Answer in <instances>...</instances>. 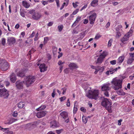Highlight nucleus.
I'll return each mask as SVG.
<instances>
[{
    "label": "nucleus",
    "instance_id": "nucleus-20",
    "mask_svg": "<svg viewBox=\"0 0 134 134\" xmlns=\"http://www.w3.org/2000/svg\"><path fill=\"white\" fill-rule=\"evenodd\" d=\"M125 57L124 55L119 57L117 59V63L120 64H121L123 61Z\"/></svg>",
    "mask_w": 134,
    "mask_h": 134
},
{
    "label": "nucleus",
    "instance_id": "nucleus-14",
    "mask_svg": "<svg viewBox=\"0 0 134 134\" xmlns=\"http://www.w3.org/2000/svg\"><path fill=\"white\" fill-rule=\"evenodd\" d=\"M35 126V124L28 123L25 125V129L30 130L34 129Z\"/></svg>",
    "mask_w": 134,
    "mask_h": 134
},
{
    "label": "nucleus",
    "instance_id": "nucleus-60",
    "mask_svg": "<svg viewBox=\"0 0 134 134\" xmlns=\"http://www.w3.org/2000/svg\"><path fill=\"white\" fill-rule=\"evenodd\" d=\"M42 4L44 5H45L47 4H48V2L45 1H42L41 2Z\"/></svg>",
    "mask_w": 134,
    "mask_h": 134
},
{
    "label": "nucleus",
    "instance_id": "nucleus-53",
    "mask_svg": "<svg viewBox=\"0 0 134 134\" xmlns=\"http://www.w3.org/2000/svg\"><path fill=\"white\" fill-rule=\"evenodd\" d=\"M66 105L68 107H69L70 106V103L69 99H68L67 100Z\"/></svg>",
    "mask_w": 134,
    "mask_h": 134
},
{
    "label": "nucleus",
    "instance_id": "nucleus-47",
    "mask_svg": "<svg viewBox=\"0 0 134 134\" xmlns=\"http://www.w3.org/2000/svg\"><path fill=\"white\" fill-rule=\"evenodd\" d=\"M18 113L16 111H14L13 113V116L14 117H16L18 115Z\"/></svg>",
    "mask_w": 134,
    "mask_h": 134
},
{
    "label": "nucleus",
    "instance_id": "nucleus-32",
    "mask_svg": "<svg viewBox=\"0 0 134 134\" xmlns=\"http://www.w3.org/2000/svg\"><path fill=\"white\" fill-rule=\"evenodd\" d=\"M46 106L45 105H42L40 107L37 108V111H39V110H44L46 108Z\"/></svg>",
    "mask_w": 134,
    "mask_h": 134
},
{
    "label": "nucleus",
    "instance_id": "nucleus-15",
    "mask_svg": "<svg viewBox=\"0 0 134 134\" xmlns=\"http://www.w3.org/2000/svg\"><path fill=\"white\" fill-rule=\"evenodd\" d=\"M50 127L52 128H55L59 126L58 123L55 120L52 121L50 123Z\"/></svg>",
    "mask_w": 134,
    "mask_h": 134
},
{
    "label": "nucleus",
    "instance_id": "nucleus-19",
    "mask_svg": "<svg viewBox=\"0 0 134 134\" xmlns=\"http://www.w3.org/2000/svg\"><path fill=\"white\" fill-rule=\"evenodd\" d=\"M60 115L64 119L68 118V113L66 111H63L60 114Z\"/></svg>",
    "mask_w": 134,
    "mask_h": 134
},
{
    "label": "nucleus",
    "instance_id": "nucleus-51",
    "mask_svg": "<svg viewBox=\"0 0 134 134\" xmlns=\"http://www.w3.org/2000/svg\"><path fill=\"white\" fill-rule=\"evenodd\" d=\"M62 90H63L62 94H64L65 92H66V88L65 87H64L62 88Z\"/></svg>",
    "mask_w": 134,
    "mask_h": 134
},
{
    "label": "nucleus",
    "instance_id": "nucleus-34",
    "mask_svg": "<svg viewBox=\"0 0 134 134\" xmlns=\"http://www.w3.org/2000/svg\"><path fill=\"white\" fill-rule=\"evenodd\" d=\"M63 28V26L62 25H59L58 26V29L59 32H61Z\"/></svg>",
    "mask_w": 134,
    "mask_h": 134
},
{
    "label": "nucleus",
    "instance_id": "nucleus-3",
    "mask_svg": "<svg viewBox=\"0 0 134 134\" xmlns=\"http://www.w3.org/2000/svg\"><path fill=\"white\" fill-rule=\"evenodd\" d=\"M99 91L98 90H90L87 93L86 96L88 98L96 100L98 98Z\"/></svg>",
    "mask_w": 134,
    "mask_h": 134
},
{
    "label": "nucleus",
    "instance_id": "nucleus-59",
    "mask_svg": "<svg viewBox=\"0 0 134 134\" xmlns=\"http://www.w3.org/2000/svg\"><path fill=\"white\" fill-rule=\"evenodd\" d=\"M80 109L81 111L83 112H85L86 111V109L83 107L81 108Z\"/></svg>",
    "mask_w": 134,
    "mask_h": 134
},
{
    "label": "nucleus",
    "instance_id": "nucleus-44",
    "mask_svg": "<svg viewBox=\"0 0 134 134\" xmlns=\"http://www.w3.org/2000/svg\"><path fill=\"white\" fill-rule=\"evenodd\" d=\"M78 33V31H77V30L74 29L72 31V34H77Z\"/></svg>",
    "mask_w": 134,
    "mask_h": 134
},
{
    "label": "nucleus",
    "instance_id": "nucleus-54",
    "mask_svg": "<svg viewBox=\"0 0 134 134\" xmlns=\"http://www.w3.org/2000/svg\"><path fill=\"white\" fill-rule=\"evenodd\" d=\"M35 50L33 48L29 51V54H30L31 53H34L35 52Z\"/></svg>",
    "mask_w": 134,
    "mask_h": 134
},
{
    "label": "nucleus",
    "instance_id": "nucleus-17",
    "mask_svg": "<svg viewBox=\"0 0 134 134\" xmlns=\"http://www.w3.org/2000/svg\"><path fill=\"white\" fill-rule=\"evenodd\" d=\"M10 79L11 81L13 83H14L16 80L15 75L14 73H13L10 76Z\"/></svg>",
    "mask_w": 134,
    "mask_h": 134
},
{
    "label": "nucleus",
    "instance_id": "nucleus-28",
    "mask_svg": "<svg viewBox=\"0 0 134 134\" xmlns=\"http://www.w3.org/2000/svg\"><path fill=\"white\" fill-rule=\"evenodd\" d=\"M23 6L26 8H28L30 6V4L26 1H23Z\"/></svg>",
    "mask_w": 134,
    "mask_h": 134
},
{
    "label": "nucleus",
    "instance_id": "nucleus-12",
    "mask_svg": "<svg viewBox=\"0 0 134 134\" xmlns=\"http://www.w3.org/2000/svg\"><path fill=\"white\" fill-rule=\"evenodd\" d=\"M47 113V112L46 111H41L37 113L36 115L38 118H41L45 116Z\"/></svg>",
    "mask_w": 134,
    "mask_h": 134
},
{
    "label": "nucleus",
    "instance_id": "nucleus-11",
    "mask_svg": "<svg viewBox=\"0 0 134 134\" xmlns=\"http://www.w3.org/2000/svg\"><path fill=\"white\" fill-rule=\"evenodd\" d=\"M96 16V14L95 13L89 16V19L90 21V23L91 24H94Z\"/></svg>",
    "mask_w": 134,
    "mask_h": 134
},
{
    "label": "nucleus",
    "instance_id": "nucleus-64",
    "mask_svg": "<svg viewBox=\"0 0 134 134\" xmlns=\"http://www.w3.org/2000/svg\"><path fill=\"white\" fill-rule=\"evenodd\" d=\"M87 6V4H85V5L83 6L81 9L80 10V11H81L82 10L86 8Z\"/></svg>",
    "mask_w": 134,
    "mask_h": 134
},
{
    "label": "nucleus",
    "instance_id": "nucleus-1",
    "mask_svg": "<svg viewBox=\"0 0 134 134\" xmlns=\"http://www.w3.org/2000/svg\"><path fill=\"white\" fill-rule=\"evenodd\" d=\"M122 83V80L116 78H114L111 82V83L113 86V88L115 90H118L121 88Z\"/></svg>",
    "mask_w": 134,
    "mask_h": 134
},
{
    "label": "nucleus",
    "instance_id": "nucleus-25",
    "mask_svg": "<svg viewBox=\"0 0 134 134\" xmlns=\"http://www.w3.org/2000/svg\"><path fill=\"white\" fill-rule=\"evenodd\" d=\"M81 17L80 16H78L76 20V21H75L74 23L72 25V27H74L76 25V23H77L78 22L80 21L81 20Z\"/></svg>",
    "mask_w": 134,
    "mask_h": 134
},
{
    "label": "nucleus",
    "instance_id": "nucleus-35",
    "mask_svg": "<svg viewBox=\"0 0 134 134\" xmlns=\"http://www.w3.org/2000/svg\"><path fill=\"white\" fill-rule=\"evenodd\" d=\"M116 37L117 38H119L121 36V33L120 31H116Z\"/></svg>",
    "mask_w": 134,
    "mask_h": 134
},
{
    "label": "nucleus",
    "instance_id": "nucleus-42",
    "mask_svg": "<svg viewBox=\"0 0 134 134\" xmlns=\"http://www.w3.org/2000/svg\"><path fill=\"white\" fill-rule=\"evenodd\" d=\"M79 3L77 2H76L75 3L73 2L72 3V4L73 5V7L74 8H76L78 6V5L77 4H79Z\"/></svg>",
    "mask_w": 134,
    "mask_h": 134
},
{
    "label": "nucleus",
    "instance_id": "nucleus-56",
    "mask_svg": "<svg viewBox=\"0 0 134 134\" xmlns=\"http://www.w3.org/2000/svg\"><path fill=\"white\" fill-rule=\"evenodd\" d=\"M9 129L8 128H1V130L2 131H3V132H4L6 130H8Z\"/></svg>",
    "mask_w": 134,
    "mask_h": 134
},
{
    "label": "nucleus",
    "instance_id": "nucleus-13",
    "mask_svg": "<svg viewBox=\"0 0 134 134\" xmlns=\"http://www.w3.org/2000/svg\"><path fill=\"white\" fill-rule=\"evenodd\" d=\"M23 83H24V81L23 82L20 81H17L15 83L17 88L19 90L22 89L23 88Z\"/></svg>",
    "mask_w": 134,
    "mask_h": 134
},
{
    "label": "nucleus",
    "instance_id": "nucleus-63",
    "mask_svg": "<svg viewBox=\"0 0 134 134\" xmlns=\"http://www.w3.org/2000/svg\"><path fill=\"white\" fill-rule=\"evenodd\" d=\"M20 15L23 17H24L25 16V14L23 12H20Z\"/></svg>",
    "mask_w": 134,
    "mask_h": 134
},
{
    "label": "nucleus",
    "instance_id": "nucleus-57",
    "mask_svg": "<svg viewBox=\"0 0 134 134\" xmlns=\"http://www.w3.org/2000/svg\"><path fill=\"white\" fill-rule=\"evenodd\" d=\"M58 53L59 54L58 56V58H60L62 56L63 53H60V52H59Z\"/></svg>",
    "mask_w": 134,
    "mask_h": 134
},
{
    "label": "nucleus",
    "instance_id": "nucleus-30",
    "mask_svg": "<svg viewBox=\"0 0 134 134\" xmlns=\"http://www.w3.org/2000/svg\"><path fill=\"white\" fill-rule=\"evenodd\" d=\"M122 26L121 25H119L116 27V31H122Z\"/></svg>",
    "mask_w": 134,
    "mask_h": 134
},
{
    "label": "nucleus",
    "instance_id": "nucleus-33",
    "mask_svg": "<svg viewBox=\"0 0 134 134\" xmlns=\"http://www.w3.org/2000/svg\"><path fill=\"white\" fill-rule=\"evenodd\" d=\"M78 109L77 108V105H74V109H73V113L74 114H76L77 110Z\"/></svg>",
    "mask_w": 134,
    "mask_h": 134
},
{
    "label": "nucleus",
    "instance_id": "nucleus-27",
    "mask_svg": "<svg viewBox=\"0 0 134 134\" xmlns=\"http://www.w3.org/2000/svg\"><path fill=\"white\" fill-rule=\"evenodd\" d=\"M110 74H112L117 71V68H110L109 69Z\"/></svg>",
    "mask_w": 134,
    "mask_h": 134
},
{
    "label": "nucleus",
    "instance_id": "nucleus-7",
    "mask_svg": "<svg viewBox=\"0 0 134 134\" xmlns=\"http://www.w3.org/2000/svg\"><path fill=\"white\" fill-rule=\"evenodd\" d=\"M9 67L8 63L5 60L0 59V68L4 71L7 70Z\"/></svg>",
    "mask_w": 134,
    "mask_h": 134
},
{
    "label": "nucleus",
    "instance_id": "nucleus-4",
    "mask_svg": "<svg viewBox=\"0 0 134 134\" xmlns=\"http://www.w3.org/2000/svg\"><path fill=\"white\" fill-rule=\"evenodd\" d=\"M29 13L32 15V19L35 20H38L42 17V15L40 13L36 11L34 9L30 10L29 12Z\"/></svg>",
    "mask_w": 134,
    "mask_h": 134
},
{
    "label": "nucleus",
    "instance_id": "nucleus-58",
    "mask_svg": "<svg viewBox=\"0 0 134 134\" xmlns=\"http://www.w3.org/2000/svg\"><path fill=\"white\" fill-rule=\"evenodd\" d=\"M53 22L51 21V22H49L48 23V24L47 25L48 26H52V25H53Z\"/></svg>",
    "mask_w": 134,
    "mask_h": 134
},
{
    "label": "nucleus",
    "instance_id": "nucleus-16",
    "mask_svg": "<svg viewBox=\"0 0 134 134\" xmlns=\"http://www.w3.org/2000/svg\"><path fill=\"white\" fill-rule=\"evenodd\" d=\"M39 69L41 72H44L47 70V67L44 64H41L39 66Z\"/></svg>",
    "mask_w": 134,
    "mask_h": 134
},
{
    "label": "nucleus",
    "instance_id": "nucleus-2",
    "mask_svg": "<svg viewBox=\"0 0 134 134\" xmlns=\"http://www.w3.org/2000/svg\"><path fill=\"white\" fill-rule=\"evenodd\" d=\"M111 100L107 98H104L101 103L102 106L105 107L106 109L110 113L112 112L111 109Z\"/></svg>",
    "mask_w": 134,
    "mask_h": 134
},
{
    "label": "nucleus",
    "instance_id": "nucleus-18",
    "mask_svg": "<svg viewBox=\"0 0 134 134\" xmlns=\"http://www.w3.org/2000/svg\"><path fill=\"white\" fill-rule=\"evenodd\" d=\"M69 66L71 70L75 69L78 68L77 65L74 63H70L69 64Z\"/></svg>",
    "mask_w": 134,
    "mask_h": 134
},
{
    "label": "nucleus",
    "instance_id": "nucleus-38",
    "mask_svg": "<svg viewBox=\"0 0 134 134\" xmlns=\"http://www.w3.org/2000/svg\"><path fill=\"white\" fill-rule=\"evenodd\" d=\"M12 123V122L11 121L10 119L8 121H5L4 122V124H10Z\"/></svg>",
    "mask_w": 134,
    "mask_h": 134
},
{
    "label": "nucleus",
    "instance_id": "nucleus-55",
    "mask_svg": "<svg viewBox=\"0 0 134 134\" xmlns=\"http://www.w3.org/2000/svg\"><path fill=\"white\" fill-rule=\"evenodd\" d=\"M10 119L11 120V121L12 122V123L13 122L16 121L17 120V119H15L13 118H11Z\"/></svg>",
    "mask_w": 134,
    "mask_h": 134
},
{
    "label": "nucleus",
    "instance_id": "nucleus-48",
    "mask_svg": "<svg viewBox=\"0 0 134 134\" xmlns=\"http://www.w3.org/2000/svg\"><path fill=\"white\" fill-rule=\"evenodd\" d=\"M66 97L65 96H64L60 98L59 99L61 102H62L63 100H64L66 99Z\"/></svg>",
    "mask_w": 134,
    "mask_h": 134
},
{
    "label": "nucleus",
    "instance_id": "nucleus-5",
    "mask_svg": "<svg viewBox=\"0 0 134 134\" xmlns=\"http://www.w3.org/2000/svg\"><path fill=\"white\" fill-rule=\"evenodd\" d=\"M107 52L105 51H104L102 53H100L99 55V56H97L96 57H98L97 59L96 60L95 62L96 64H98L99 65L100 64L102 63L105 57L107 55Z\"/></svg>",
    "mask_w": 134,
    "mask_h": 134
},
{
    "label": "nucleus",
    "instance_id": "nucleus-52",
    "mask_svg": "<svg viewBox=\"0 0 134 134\" xmlns=\"http://www.w3.org/2000/svg\"><path fill=\"white\" fill-rule=\"evenodd\" d=\"M101 37V36L98 35H97L95 37V39H98L99 38Z\"/></svg>",
    "mask_w": 134,
    "mask_h": 134
},
{
    "label": "nucleus",
    "instance_id": "nucleus-43",
    "mask_svg": "<svg viewBox=\"0 0 134 134\" xmlns=\"http://www.w3.org/2000/svg\"><path fill=\"white\" fill-rule=\"evenodd\" d=\"M108 91H104V94L107 97H108L109 96V94L108 92Z\"/></svg>",
    "mask_w": 134,
    "mask_h": 134
},
{
    "label": "nucleus",
    "instance_id": "nucleus-23",
    "mask_svg": "<svg viewBox=\"0 0 134 134\" xmlns=\"http://www.w3.org/2000/svg\"><path fill=\"white\" fill-rule=\"evenodd\" d=\"M17 75L18 76L22 77L24 76V71L23 70H22L17 73Z\"/></svg>",
    "mask_w": 134,
    "mask_h": 134
},
{
    "label": "nucleus",
    "instance_id": "nucleus-62",
    "mask_svg": "<svg viewBox=\"0 0 134 134\" xmlns=\"http://www.w3.org/2000/svg\"><path fill=\"white\" fill-rule=\"evenodd\" d=\"M38 33H37L36 34L35 36V38H34L35 41H36L38 40L37 37H38Z\"/></svg>",
    "mask_w": 134,
    "mask_h": 134
},
{
    "label": "nucleus",
    "instance_id": "nucleus-61",
    "mask_svg": "<svg viewBox=\"0 0 134 134\" xmlns=\"http://www.w3.org/2000/svg\"><path fill=\"white\" fill-rule=\"evenodd\" d=\"M4 83L5 84L6 86L7 87L10 84L9 82L7 81H5Z\"/></svg>",
    "mask_w": 134,
    "mask_h": 134
},
{
    "label": "nucleus",
    "instance_id": "nucleus-45",
    "mask_svg": "<svg viewBox=\"0 0 134 134\" xmlns=\"http://www.w3.org/2000/svg\"><path fill=\"white\" fill-rule=\"evenodd\" d=\"M110 63L112 65H115L116 63V61L115 60H114L110 61Z\"/></svg>",
    "mask_w": 134,
    "mask_h": 134
},
{
    "label": "nucleus",
    "instance_id": "nucleus-36",
    "mask_svg": "<svg viewBox=\"0 0 134 134\" xmlns=\"http://www.w3.org/2000/svg\"><path fill=\"white\" fill-rule=\"evenodd\" d=\"M97 68H98L99 71L101 72H102L103 71L104 69V68L103 66L102 67L98 66L97 67Z\"/></svg>",
    "mask_w": 134,
    "mask_h": 134
},
{
    "label": "nucleus",
    "instance_id": "nucleus-31",
    "mask_svg": "<svg viewBox=\"0 0 134 134\" xmlns=\"http://www.w3.org/2000/svg\"><path fill=\"white\" fill-rule=\"evenodd\" d=\"M25 105V104L24 103L21 102L19 103L18 104V107L19 108H23Z\"/></svg>",
    "mask_w": 134,
    "mask_h": 134
},
{
    "label": "nucleus",
    "instance_id": "nucleus-41",
    "mask_svg": "<svg viewBox=\"0 0 134 134\" xmlns=\"http://www.w3.org/2000/svg\"><path fill=\"white\" fill-rule=\"evenodd\" d=\"M63 129H61L60 130H56V132L58 134H59L60 133L62 132H63Z\"/></svg>",
    "mask_w": 134,
    "mask_h": 134
},
{
    "label": "nucleus",
    "instance_id": "nucleus-6",
    "mask_svg": "<svg viewBox=\"0 0 134 134\" xmlns=\"http://www.w3.org/2000/svg\"><path fill=\"white\" fill-rule=\"evenodd\" d=\"M35 80L34 76H28L26 77V79L24 81V83L26 84L27 86H29L30 85L33 83Z\"/></svg>",
    "mask_w": 134,
    "mask_h": 134
},
{
    "label": "nucleus",
    "instance_id": "nucleus-9",
    "mask_svg": "<svg viewBox=\"0 0 134 134\" xmlns=\"http://www.w3.org/2000/svg\"><path fill=\"white\" fill-rule=\"evenodd\" d=\"M111 88V84L109 83H106L102 85L101 87V90L102 91H107L110 90Z\"/></svg>",
    "mask_w": 134,
    "mask_h": 134
},
{
    "label": "nucleus",
    "instance_id": "nucleus-24",
    "mask_svg": "<svg viewBox=\"0 0 134 134\" xmlns=\"http://www.w3.org/2000/svg\"><path fill=\"white\" fill-rule=\"evenodd\" d=\"M133 30H134V27H131L129 31L126 34L127 35L129 36V37L131 36L133 32Z\"/></svg>",
    "mask_w": 134,
    "mask_h": 134
},
{
    "label": "nucleus",
    "instance_id": "nucleus-22",
    "mask_svg": "<svg viewBox=\"0 0 134 134\" xmlns=\"http://www.w3.org/2000/svg\"><path fill=\"white\" fill-rule=\"evenodd\" d=\"M129 38V37L126 34L121 39V41L122 42L124 43L125 41L128 40Z\"/></svg>",
    "mask_w": 134,
    "mask_h": 134
},
{
    "label": "nucleus",
    "instance_id": "nucleus-37",
    "mask_svg": "<svg viewBox=\"0 0 134 134\" xmlns=\"http://www.w3.org/2000/svg\"><path fill=\"white\" fill-rule=\"evenodd\" d=\"M82 120L83 122L86 124L87 121V120L85 116H83L82 117Z\"/></svg>",
    "mask_w": 134,
    "mask_h": 134
},
{
    "label": "nucleus",
    "instance_id": "nucleus-46",
    "mask_svg": "<svg viewBox=\"0 0 134 134\" xmlns=\"http://www.w3.org/2000/svg\"><path fill=\"white\" fill-rule=\"evenodd\" d=\"M5 39L4 38H2V43L3 45L5 44Z\"/></svg>",
    "mask_w": 134,
    "mask_h": 134
},
{
    "label": "nucleus",
    "instance_id": "nucleus-40",
    "mask_svg": "<svg viewBox=\"0 0 134 134\" xmlns=\"http://www.w3.org/2000/svg\"><path fill=\"white\" fill-rule=\"evenodd\" d=\"M113 41L112 39H110L108 43V47H110L111 45V43Z\"/></svg>",
    "mask_w": 134,
    "mask_h": 134
},
{
    "label": "nucleus",
    "instance_id": "nucleus-29",
    "mask_svg": "<svg viewBox=\"0 0 134 134\" xmlns=\"http://www.w3.org/2000/svg\"><path fill=\"white\" fill-rule=\"evenodd\" d=\"M134 60V59H133L129 57L127 61V64L129 65H131Z\"/></svg>",
    "mask_w": 134,
    "mask_h": 134
},
{
    "label": "nucleus",
    "instance_id": "nucleus-39",
    "mask_svg": "<svg viewBox=\"0 0 134 134\" xmlns=\"http://www.w3.org/2000/svg\"><path fill=\"white\" fill-rule=\"evenodd\" d=\"M48 40L49 39L48 37H44V43L45 44L47 43Z\"/></svg>",
    "mask_w": 134,
    "mask_h": 134
},
{
    "label": "nucleus",
    "instance_id": "nucleus-10",
    "mask_svg": "<svg viewBox=\"0 0 134 134\" xmlns=\"http://www.w3.org/2000/svg\"><path fill=\"white\" fill-rule=\"evenodd\" d=\"M16 42L15 38L13 37H8L7 38V43L10 46H12Z\"/></svg>",
    "mask_w": 134,
    "mask_h": 134
},
{
    "label": "nucleus",
    "instance_id": "nucleus-26",
    "mask_svg": "<svg viewBox=\"0 0 134 134\" xmlns=\"http://www.w3.org/2000/svg\"><path fill=\"white\" fill-rule=\"evenodd\" d=\"M116 93L118 94L120 96L124 95L125 94V93L122 90H117Z\"/></svg>",
    "mask_w": 134,
    "mask_h": 134
},
{
    "label": "nucleus",
    "instance_id": "nucleus-21",
    "mask_svg": "<svg viewBox=\"0 0 134 134\" xmlns=\"http://www.w3.org/2000/svg\"><path fill=\"white\" fill-rule=\"evenodd\" d=\"M98 0H93L91 2L90 4L91 6L95 7L98 5Z\"/></svg>",
    "mask_w": 134,
    "mask_h": 134
},
{
    "label": "nucleus",
    "instance_id": "nucleus-8",
    "mask_svg": "<svg viewBox=\"0 0 134 134\" xmlns=\"http://www.w3.org/2000/svg\"><path fill=\"white\" fill-rule=\"evenodd\" d=\"M9 94V92L5 89L3 88L0 89V96L3 97L4 98H7Z\"/></svg>",
    "mask_w": 134,
    "mask_h": 134
},
{
    "label": "nucleus",
    "instance_id": "nucleus-50",
    "mask_svg": "<svg viewBox=\"0 0 134 134\" xmlns=\"http://www.w3.org/2000/svg\"><path fill=\"white\" fill-rule=\"evenodd\" d=\"M129 54L130 55V57H131L132 59H134V53H130Z\"/></svg>",
    "mask_w": 134,
    "mask_h": 134
},
{
    "label": "nucleus",
    "instance_id": "nucleus-49",
    "mask_svg": "<svg viewBox=\"0 0 134 134\" xmlns=\"http://www.w3.org/2000/svg\"><path fill=\"white\" fill-rule=\"evenodd\" d=\"M79 9H76L75 10H74V12L72 13V14L73 15H75L76 14L77 12H79Z\"/></svg>",
    "mask_w": 134,
    "mask_h": 134
}]
</instances>
